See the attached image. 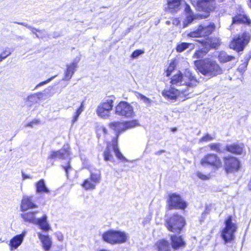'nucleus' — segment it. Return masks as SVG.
<instances>
[{
	"label": "nucleus",
	"mask_w": 251,
	"mask_h": 251,
	"mask_svg": "<svg viewBox=\"0 0 251 251\" xmlns=\"http://www.w3.org/2000/svg\"><path fill=\"white\" fill-rule=\"evenodd\" d=\"M194 64L199 71L209 78L223 73V70L219 64L209 58L196 60Z\"/></svg>",
	"instance_id": "obj_1"
},
{
	"label": "nucleus",
	"mask_w": 251,
	"mask_h": 251,
	"mask_svg": "<svg viewBox=\"0 0 251 251\" xmlns=\"http://www.w3.org/2000/svg\"><path fill=\"white\" fill-rule=\"evenodd\" d=\"M171 83L173 85H186L187 87H193L197 85L198 81L197 79L192 75L189 70H186L184 75L180 72L175 75L172 78Z\"/></svg>",
	"instance_id": "obj_2"
},
{
	"label": "nucleus",
	"mask_w": 251,
	"mask_h": 251,
	"mask_svg": "<svg viewBox=\"0 0 251 251\" xmlns=\"http://www.w3.org/2000/svg\"><path fill=\"white\" fill-rule=\"evenodd\" d=\"M102 239L107 243L115 245L125 243L127 236L124 231L109 230L102 234Z\"/></svg>",
	"instance_id": "obj_3"
},
{
	"label": "nucleus",
	"mask_w": 251,
	"mask_h": 251,
	"mask_svg": "<svg viewBox=\"0 0 251 251\" xmlns=\"http://www.w3.org/2000/svg\"><path fill=\"white\" fill-rule=\"evenodd\" d=\"M109 127L115 131L116 137L113 139V148L117 155V157L120 159H125L120 152L118 147V138L120 134L126 130V126L124 122H114L109 124Z\"/></svg>",
	"instance_id": "obj_4"
},
{
	"label": "nucleus",
	"mask_w": 251,
	"mask_h": 251,
	"mask_svg": "<svg viewBox=\"0 0 251 251\" xmlns=\"http://www.w3.org/2000/svg\"><path fill=\"white\" fill-rule=\"evenodd\" d=\"M251 39V35L249 32H245L234 36L230 43V48L239 52L243 50Z\"/></svg>",
	"instance_id": "obj_5"
},
{
	"label": "nucleus",
	"mask_w": 251,
	"mask_h": 251,
	"mask_svg": "<svg viewBox=\"0 0 251 251\" xmlns=\"http://www.w3.org/2000/svg\"><path fill=\"white\" fill-rule=\"evenodd\" d=\"M70 148L68 145H64L63 147L58 151H51L49 159L66 160L67 161V165L63 166V168L66 172V176H68V172L71 169L70 165Z\"/></svg>",
	"instance_id": "obj_6"
},
{
	"label": "nucleus",
	"mask_w": 251,
	"mask_h": 251,
	"mask_svg": "<svg viewBox=\"0 0 251 251\" xmlns=\"http://www.w3.org/2000/svg\"><path fill=\"white\" fill-rule=\"evenodd\" d=\"M185 225L184 218L177 214L173 215L166 221V226L167 229L173 232H180Z\"/></svg>",
	"instance_id": "obj_7"
},
{
	"label": "nucleus",
	"mask_w": 251,
	"mask_h": 251,
	"mask_svg": "<svg viewBox=\"0 0 251 251\" xmlns=\"http://www.w3.org/2000/svg\"><path fill=\"white\" fill-rule=\"evenodd\" d=\"M225 223L226 226L222 232V237L226 243L234 239V234L236 231L237 226L236 224L232 222V217L230 216L226 220Z\"/></svg>",
	"instance_id": "obj_8"
},
{
	"label": "nucleus",
	"mask_w": 251,
	"mask_h": 251,
	"mask_svg": "<svg viewBox=\"0 0 251 251\" xmlns=\"http://www.w3.org/2000/svg\"><path fill=\"white\" fill-rule=\"evenodd\" d=\"M201 164L202 166H210L215 171L219 170L223 166L220 157L214 153H208L205 155L201 159Z\"/></svg>",
	"instance_id": "obj_9"
},
{
	"label": "nucleus",
	"mask_w": 251,
	"mask_h": 251,
	"mask_svg": "<svg viewBox=\"0 0 251 251\" xmlns=\"http://www.w3.org/2000/svg\"><path fill=\"white\" fill-rule=\"evenodd\" d=\"M100 179L101 175L100 171H90V176L84 180L81 186L86 190H94L100 183Z\"/></svg>",
	"instance_id": "obj_10"
},
{
	"label": "nucleus",
	"mask_w": 251,
	"mask_h": 251,
	"mask_svg": "<svg viewBox=\"0 0 251 251\" xmlns=\"http://www.w3.org/2000/svg\"><path fill=\"white\" fill-rule=\"evenodd\" d=\"M115 114L127 118L135 116L133 106L126 101H121L118 103L115 107Z\"/></svg>",
	"instance_id": "obj_11"
},
{
	"label": "nucleus",
	"mask_w": 251,
	"mask_h": 251,
	"mask_svg": "<svg viewBox=\"0 0 251 251\" xmlns=\"http://www.w3.org/2000/svg\"><path fill=\"white\" fill-rule=\"evenodd\" d=\"M113 102L114 100L109 98L100 103L97 109L98 115L102 118H108L113 107Z\"/></svg>",
	"instance_id": "obj_12"
},
{
	"label": "nucleus",
	"mask_w": 251,
	"mask_h": 251,
	"mask_svg": "<svg viewBox=\"0 0 251 251\" xmlns=\"http://www.w3.org/2000/svg\"><path fill=\"white\" fill-rule=\"evenodd\" d=\"M216 7L215 0H199L197 3L196 8L199 11L205 12L204 15H201V18L208 17L209 13L213 11Z\"/></svg>",
	"instance_id": "obj_13"
},
{
	"label": "nucleus",
	"mask_w": 251,
	"mask_h": 251,
	"mask_svg": "<svg viewBox=\"0 0 251 251\" xmlns=\"http://www.w3.org/2000/svg\"><path fill=\"white\" fill-rule=\"evenodd\" d=\"M215 28V26L212 23H209L207 25H201L197 30L190 32L188 36L190 37L207 36L212 33Z\"/></svg>",
	"instance_id": "obj_14"
},
{
	"label": "nucleus",
	"mask_w": 251,
	"mask_h": 251,
	"mask_svg": "<svg viewBox=\"0 0 251 251\" xmlns=\"http://www.w3.org/2000/svg\"><path fill=\"white\" fill-rule=\"evenodd\" d=\"M224 166L227 174L234 173L239 168V162L237 159L231 156H224L223 158Z\"/></svg>",
	"instance_id": "obj_15"
},
{
	"label": "nucleus",
	"mask_w": 251,
	"mask_h": 251,
	"mask_svg": "<svg viewBox=\"0 0 251 251\" xmlns=\"http://www.w3.org/2000/svg\"><path fill=\"white\" fill-rule=\"evenodd\" d=\"M169 209H181L185 208L187 204L184 201L179 195L173 194L169 197L168 200Z\"/></svg>",
	"instance_id": "obj_16"
},
{
	"label": "nucleus",
	"mask_w": 251,
	"mask_h": 251,
	"mask_svg": "<svg viewBox=\"0 0 251 251\" xmlns=\"http://www.w3.org/2000/svg\"><path fill=\"white\" fill-rule=\"evenodd\" d=\"M162 95L165 98L172 100H176L177 98L182 99V95H187L186 91L184 89L178 90L172 87L165 89L162 91Z\"/></svg>",
	"instance_id": "obj_17"
},
{
	"label": "nucleus",
	"mask_w": 251,
	"mask_h": 251,
	"mask_svg": "<svg viewBox=\"0 0 251 251\" xmlns=\"http://www.w3.org/2000/svg\"><path fill=\"white\" fill-rule=\"evenodd\" d=\"M79 60V58H75L72 63L66 65L67 68L65 72L64 78H63V80H69L71 79L77 67V63Z\"/></svg>",
	"instance_id": "obj_18"
},
{
	"label": "nucleus",
	"mask_w": 251,
	"mask_h": 251,
	"mask_svg": "<svg viewBox=\"0 0 251 251\" xmlns=\"http://www.w3.org/2000/svg\"><path fill=\"white\" fill-rule=\"evenodd\" d=\"M26 234V231L24 230L21 234L16 235L10 240L9 245L11 251L16 249L21 245Z\"/></svg>",
	"instance_id": "obj_19"
},
{
	"label": "nucleus",
	"mask_w": 251,
	"mask_h": 251,
	"mask_svg": "<svg viewBox=\"0 0 251 251\" xmlns=\"http://www.w3.org/2000/svg\"><path fill=\"white\" fill-rule=\"evenodd\" d=\"M32 197L25 196L23 197L21 208L23 211H27L28 209L35 208L38 206L37 205L32 202Z\"/></svg>",
	"instance_id": "obj_20"
},
{
	"label": "nucleus",
	"mask_w": 251,
	"mask_h": 251,
	"mask_svg": "<svg viewBox=\"0 0 251 251\" xmlns=\"http://www.w3.org/2000/svg\"><path fill=\"white\" fill-rule=\"evenodd\" d=\"M185 11L186 13V18L184 22V27L188 26L195 19H201V14L194 15L190 6L186 4Z\"/></svg>",
	"instance_id": "obj_21"
},
{
	"label": "nucleus",
	"mask_w": 251,
	"mask_h": 251,
	"mask_svg": "<svg viewBox=\"0 0 251 251\" xmlns=\"http://www.w3.org/2000/svg\"><path fill=\"white\" fill-rule=\"evenodd\" d=\"M37 234L42 244L44 250L46 251H49L52 246V241L51 238L49 235H43L40 232H38Z\"/></svg>",
	"instance_id": "obj_22"
},
{
	"label": "nucleus",
	"mask_w": 251,
	"mask_h": 251,
	"mask_svg": "<svg viewBox=\"0 0 251 251\" xmlns=\"http://www.w3.org/2000/svg\"><path fill=\"white\" fill-rule=\"evenodd\" d=\"M171 240L172 247L174 250L184 247L185 246V242L181 236L172 235L171 236Z\"/></svg>",
	"instance_id": "obj_23"
},
{
	"label": "nucleus",
	"mask_w": 251,
	"mask_h": 251,
	"mask_svg": "<svg viewBox=\"0 0 251 251\" xmlns=\"http://www.w3.org/2000/svg\"><path fill=\"white\" fill-rule=\"evenodd\" d=\"M181 0H167V6L165 7L166 11L173 13L176 12L180 4Z\"/></svg>",
	"instance_id": "obj_24"
},
{
	"label": "nucleus",
	"mask_w": 251,
	"mask_h": 251,
	"mask_svg": "<svg viewBox=\"0 0 251 251\" xmlns=\"http://www.w3.org/2000/svg\"><path fill=\"white\" fill-rule=\"evenodd\" d=\"M244 145L242 144H233L227 145L226 146V150L227 151L236 154H240L243 151Z\"/></svg>",
	"instance_id": "obj_25"
},
{
	"label": "nucleus",
	"mask_w": 251,
	"mask_h": 251,
	"mask_svg": "<svg viewBox=\"0 0 251 251\" xmlns=\"http://www.w3.org/2000/svg\"><path fill=\"white\" fill-rule=\"evenodd\" d=\"M35 225H38L41 229L46 231L50 229V226L47 221V216L46 214L41 218H38Z\"/></svg>",
	"instance_id": "obj_26"
},
{
	"label": "nucleus",
	"mask_w": 251,
	"mask_h": 251,
	"mask_svg": "<svg viewBox=\"0 0 251 251\" xmlns=\"http://www.w3.org/2000/svg\"><path fill=\"white\" fill-rule=\"evenodd\" d=\"M37 213L38 211H36L34 212H26L25 211L22 214V217L25 221L35 224L36 222L37 221L38 218L35 217V214Z\"/></svg>",
	"instance_id": "obj_27"
},
{
	"label": "nucleus",
	"mask_w": 251,
	"mask_h": 251,
	"mask_svg": "<svg viewBox=\"0 0 251 251\" xmlns=\"http://www.w3.org/2000/svg\"><path fill=\"white\" fill-rule=\"evenodd\" d=\"M36 192L37 194L46 193L48 194L50 192L49 189L46 185L45 181L41 179L35 184Z\"/></svg>",
	"instance_id": "obj_28"
},
{
	"label": "nucleus",
	"mask_w": 251,
	"mask_h": 251,
	"mask_svg": "<svg viewBox=\"0 0 251 251\" xmlns=\"http://www.w3.org/2000/svg\"><path fill=\"white\" fill-rule=\"evenodd\" d=\"M158 251H171L170 243L166 240L162 239L155 243Z\"/></svg>",
	"instance_id": "obj_29"
},
{
	"label": "nucleus",
	"mask_w": 251,
	"mask_h": 251,
	"mask_svg": "<svg viewBox=\"0 0 251 251\" xmlns=\"http://www.w3.org/2000/svg\"><path fill=\"white\" fill-rule=\"evenodd\" d=\"M244 23L248 25L251 24V21L246 15L239 14L232 18V24Z\"/></svg>",
	"instance_id": "obj_30"
},
{
	"label": "nucleus",
	"mask_w": 251,
	"mask_h": 251,
	"mask_svg": "<svg viewBox=\"0 0 251 251\" xmlns=\"http://www.w3.org/2000/svg\"><path fill=\"white\" fill-rule=\"evenodd\" d=\"M111 150L114 151L113 148V143L111 146L110 145V143H108L107 144V148L103 153V157L105 161H112L113 160V156L111 153ZM116 156H117V155Z\"/></svg>",
	"instance_id": "obj_31"
},
{
	"label": "nucleus",
	"mask_w": 251,
	"mask_h": 251,
	"mask_svg": "<svg viewBox=\"0 0 251 251\" xmlns=\"http://www.w3.org/2000/svg\"><path fill=\"white\" fill-rule=\"evenodd\" d=\"M43 94L42 93H37L31 95L27 98V101L31 103V104L37 103L40 99L42 98Z\"/></svg>",
	"instance_id": "obj_32"
},
{
	"label": "nucleus",
	"mask_w": 251,
	"mask_h": 251,
	"mask_svg": "<svg viewBox=\"0 0 251 251\" xmlns=\"http://www.w3.org/2000/svg\"><path fill=\"white\" fill-rule=\"evenodd\" d=\"M218 58L220 62L225 63L234 59V57L228 55L224 51H221L219 54Z\"/></svg>",
	"instance_id": "obj_33"
},
{
	"label": "nucleus",
	"mask_w": 251,
	"mask_h": 251,
	"mask_svg": "<svg viewBox=\"0 0 251 251\" xmlns=\"http://www.w3.org/2000/svg\"><path fill=\"white\" fill-rule=\"evenodd\" d=\"M84 108V101L81 103L80 107L76 110L75 115L73 117L72 122L73 124L75 123L78 120V118L81 113L83 111Z\"/></svg>",
	"instance_id": "obj_34"
},
{
	"label": "nucleus",
	"mask_w": 251,
	"mask_h": 251,
	"mask_svg": "<svg viewBox=\"0 0 251 251\" xmlns=\"http://www.w3.org/2000/svg\"><path fill=\"white\" fill-rule=\"evenodd\" d=\"M124 123L126 126V130L134 128L139 126V123L137 120L126 121L124 122Z\"/></svg>",
	"instance_id": "obj_35"
},
{
	"label": "nucleus",
	"mask_w": 251,
	"mask_h": 251,
	"mask_svg": "<svg viewBox=\"0 0 251 251\" xmlns=\"http://www.w3.org/2000/svg\"><path fill=\"white\" fill-rule=\"evenodd\" d=\"M189 46H192V48H194V45L192 44L187 43H181L177 45L176 50L177 52H181L188 48Z\"/></svg>",
	"instance_id": "obj_36"
},
{
	"label": "nucleus",
	"mask_w": 251,
	"mask_h": 251,
	"mask_svg": "<svg viewBox=\"0 0 251 251\" xmlns=\"http://www.w3.org/2000/svg\"><path fill=\"white\" fill-rule=\"evenodd\" d=\"M135 94L138 99L142 100L143 102L146 104H151V100L150 99L146 97V96H144L143 95L140 94L139 92H136Z\"/></svg>",
	"instance_id": "obj_37"
},
{
	"label": "nucleus",
	"mask_w": 251,
	"mask_h": 251,
	"mask_svg": "<svg viewBox=\"0 0 251 251\" xmlns=\"http://www.w3.org/2000/svg\"><path fill=\"white\" fill-rule=\"evenodd\" d=\"M208 52V50H200L196 51L193 55L194 59H200L203 58Z\"/></svg>",
	"instance_id": "obj_38"
},
{
	"label": "nucleus",
	"mask_w": 251,
	"mask_h": 251,
	"mask_svg": "<svg viewBox=\"0 0 251 251\" xmlns=\"http://www.w3.org/2000/svg\"><path fill=\"white\" fill-rule=\"evenodd\" d=\"M209 147L212 151H216L218 153H222L221 144L220 143H212L209 145Z\"/></svg>",
	"instance_id": "obj_39"
},
{
	"label": "nucleus",
	"mask_w": 251,
	"mask_h": 251,
	"mask_svg": "<svg viewBox=\"0 0 251 251\" xmlns=\"http://www.w3.org/2000/svg\"><path fill=\"white\" fill-rule=\"evenodd\" d=\"M30 30L31 31L33 34H35L37 38H43V34L44 33V30H41L38 29H36L33 27H32L30 28Z\"/></svg>",
	"instance_id": "obj_40"
},
{
	"label": "nucleus",
	"mask_w": 251,
	"mask_h": 251,
	"mask_svg": "<svg viewBox=\"0 0 251 251\" xmlns=\"http://www.w3.org/2000/svg\"><path fill=\"white\" fill-rule=\"evenodd\" d=\"M196 174H197V176L200 179L203 180L209 179L211 177V176L210 174L205 175L200 172H197Z\"/></svg>",
	"instance_id": "obj_41"
},
{
	"label": "nucleus",
	"mask_w": 251,
	"mask_h": 251,
	"mask_svg": "<svg viewBox=\"0 0 251 251\" xmlns=\"http://www.w3.org/2000/svg\"><path fill=\"white\" fill-rule=\"evenodd\" d=\"M176 67V63L174 61H172L169 67H168L167 71H166V75L167 76H169L172 71L175 69Z\"/></svg>",
	"instance_id": "obj_42"
},
{
	"label": "nucleus",
	"mask_w": 251,
	"mask_h": 251,
	"mask_svg": "<svg viewBox=\"0 0 251 251\" xmlns=\"http://www.w3.org/2000/svg\"><path fill=\"white\" fill-rule=\"evenodd\" d=\"M214 137L208 134H206L205 136H203L200 140V142H208L213 140Z\"/></svg>",
	"instance_id": "obj_43"
},
{
	"label": "nucleus",
	"mask_w": 251,
	"mask_h": 251,
	"mask_svg": "<svg viewBox=\"0 0 251 251\" xmlns=\"http://www.w3.org/2000/svg\"><path fill=\"white\" fill-rule=\"evenodd\" d=\"M144 51L142 50H136L131 54V57L133 59L136 58L140 55L143 54Z\"/></svg>",
	"instance_id": "obj_44"
},
{
	"label": "nucleus",
	"mask_w": 251,
	"mask_h": 251,
	"mask_svg": "<svg viewBox=\"0 0 251 251\" xmlns=\"http://www.w3.org/2000/svg\"><path fill=\"white\" fill-rule=\"evenodd\" d=\"M55 77V76H54L53 77H51L49 79H48V80H46V81H43V82H41L40 83H39L38 84H37L36 87H35V89H37L39 87H40V86H42L44 85H45L46 84H47L48 83H49V82H50L53 78H54Z\"/></svg>",
	"instance_id": "obj_45"
},
{
	"label": "nucleus",
	"mask_w": 251,
	"mask_h": 251,
	"mask_svg": "<svg viewBox=\"0 0 251 251\" xmlns=\"http://www.w3.org/2000/svg\"><path fill=\"white\" fill-rule=\"evenodd\" d=\"M11 54L10 52H7L5 50L2 52L0 54V62H1L3 59H5L6 57L9 56Z\"/></svg>",
	"instance_id": "obj_46"
},
{
	"label": "nucleus",
	"mask_w": 251,
	"mask_h": 251,
	"mask_svg": "<svg viewBox=\"0 0 251 251\" xmlns=\"http://www.w3.org/2000/svg\"><path fill=\"white\" fill-rule=\"evenodd\" d=\"M209 45L210 47L216 48L218 46H219L220 44L219 43H212L211 41H209Z\"/></svg>",
	"instance_id": "obj_47"
},
{
	"label": "nucleus",
	"mask_w": 251,
	"mask_h": 251,
	"mask_svg": "<svg viewBox=\"0 0 251 251\" xmlns=\"http://www.w3.org/2000/svg\"><path fill=\"white\" fill-rule=\"evenodd\" d=\"M17 23L18 24H19V25H22L23 26H25L27 28H29V29L31 27V26H30L29 25H28L27 24H26L25 23H19V22H17Z\"/></svg>",
	"instance_id": "obj_48"
},
{
	"label": "nucleus",
	"mask_w": 251,
	"mask_h": 251,
	"mask_svg": "<svg viewBox=\"0 0 251 251\" xmlns=\"http://www.w3.org/2000/svg\"><path fill=\"white\" fill-rule=\"evenodd\" d=\"M100 130H101V131H102L103 133L104 134H107V129H106L105 127H104V126H101L100 128Z\"/></svg>",
	"instance_id": "obj_49"
},
{
	"label": "nucleus",
	"mask_w": 251,
	"mask_h": 251,
	"mask_svg": "<svg viewBox=\"0 0 251 251\" xmlns=\"http://www.w3.org/2000/svg\"><path fill=\"white\" fill-rule=\"evenodd\" d=\"M22 177H23V179L31 178L30 176L25 175L24 173H22Z\"/></svg>",
	"instance_id": "obj_50"
},
{
	"label": "nucleus",
	"mask_w": 251,
	"mask_h": 251,
	"mask_svg": "<svg viewBox=\"0 0 251 251\" xmlns=\"http://www.w3.org/2000/svg\"><path fill=\"white\" fill-rule=\"evenodd\" d=\"M164 152H165L164 150H160V151H156L155 152V154H156V155H160V154L164 153Z\"/></svg>",
	"instance_id": "obj_51"
},
{
	"label": "nucleus",
	"mask_w": 251,
	"mask_h": 251,
	"mask_svg": "<svg viewBox=\"0 0 251 251\" xmlns=\"http://www.w3.org/2000/svg\"><path fill=\"white\" fill-rule=\"evenodd\" d=\"M33 122H30L28 124H27L26 126H29V127H32L33 126Z\"/></svg>",
	"instance_id": "obj_52"
},
{
	"label": "nucleus",
	"mask_w": 251,
	"mask_h": 251,
	"mask_svg": "<svg viewBox=\"0 0 251 251\" xmlns=\"http://www.w3.org/2000/svg\"><path fill=\"white\" fill-rule=\"evenodd\" d=\"M32 122H33V124L35 125V124H38L39 123V121L38 120H34L32 121Z\"/></svg>",
	"instance_id": "obj_53"
},
{
	"label": "nucleus",
	"mask_w": 251,
	"mask_h": 251,
	"mask_svg": "<svg viewBox=\"0 0 251 251\" xmlns=\"http://www.w3.org/2000/svg\"><path fill=\"white\" fill-rule=\"evenodd\" d=\"M58 238L60 241H62L63 238L62 235H60V236H58Z\"/></svg>",
	"instance_id": "obj_54"
},
{
	"label": "nucleus",
	"mask_w": 251,
	"mask_h": 251,
	"mask_svg": "<svg viewBox=\"0 0 251 251\" xmlns=\"http://www.w3.org/2000/svg\"><path fill=\"white\" fill-rule=\"evenodd\" d=\"M248 5L251 8V0H250V2H249Z\"/></svg>",
	"instance_id": "obj_55"
},
{
	"label": "nucleus",
	"mask_w": 251,
	"mask_h": 251,
	"mask_svg": "<svg viewBox=\"0 0 251 251\" xmlns=\"http://www.w3.org/2000/svg\"><path fill=\"white\" fill-rule=\"evenodd\" d=\"M176 128H173V130H172V131H174V132L176 131Z\"/></svg>",
	"instance_id": "obj_56"
}]
</instances>
